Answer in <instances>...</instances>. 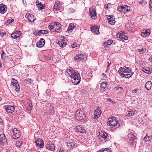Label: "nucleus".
Returning <instances> with one entry per match:
<instances>
[{"label": "nucleus", "instance_id": "aec40b11", "mask_svg": "<svg viewBox=\"0 0 152 152\" xmlns=\"http://www.w3.org/2000/svg\"><path fill=\"white\" fill-rule=\"evenodd\" d=\"M36 4L39 10H40L45 9V4H42L39 1L37 0L36 1Z\"/></svg>", "mask_w": 152, "mask_h": 152}, {"label": "nucleus", "instance_id": "5fc2aeb1", "mask_svg": "<svg viewBox=\"0 0 152 152\" xmlns=\"http://www.w3.org/2000/svg\"><path fill=\"white\" fill-rule=\"evenodd\" d=\"M16 33H13L11 34V36L14 39L17 38V36H15V34Z\"/></svg>", "mask_w": 152, "mask_h": 152}, {"label": "nucleus", "instance_id": "a18cd8bd", "mask_svg": "<svg viewBox=\"0 0 152 152\" xmlns=\"http://www.w3.org/2000/svg\"><path fill=\"white\" fill-rule=\"evenodd\" d=\"M53 26H54V24L51 23L50 25H49L48 28L50 30H54V28H53Z\"/></svg>", "mask_w": 152, "mask_h": 152}, {"label": "nucleus", "instance_id": "49530a36", "mask_svg": "<svg viewBox=\"0 0 152 152\" xmlns=\"http://www.w3.org/2000/svg\"><path fill=\"white\" fill-rule=\"evenodd\" d=\"M79 45L76 42L73 43V44L71 45V47L72 48H75L76 47H78Z\"/></svg>", "mask_w": 152, "mask_h": 152}, {"label": "nucleus", "instance_id": "ddd939ff", "mask_svg": "<svg viewBox=\"0 0 152 152\" xmlns=\"http://www.w3.org/2000/svg\"><path fill=\"white\" fill-rule=\"evenodd\" d=\"M89 13L92 19H94L97 18L96 14V11L95 9L92 8H90L89 9Z\"/></svg>", "mask_w": 152, "mask_h": 152}, {"label": "nucleus", "instance_id": "4c0bfd02", "mask_svg": "<svg viewBox=\"0 0 152 152\" xmlns=\"http://www.w3.org/2000/svg\"><path fill=\"white\" fill-rule=\"evenodd\" d=\"M49 111L50 112V113L51 114H53L54 113L55 111L54 107L53 106H50V107L49 108Z\"/></svg>", "mask_w": 152, "mask_h": 152}, {"label": "nucleus", "instance_id": "13d9d810", "mask_svg": "<svg viewBox=\"0 0 152 152\" xmlns=\"http://www.w3.org/2000/svg\"><path fill=\"white\" fill-rule=\"evenodd\" d=\"M69 11L71 13H73L75 12L74 9L72 8H70L69 10Z\"/></svg>", "mask_w": 152, "mask_h": 152}, {"label": "nucleus", "instance_id": "37998d69", "mask_svg": "<svg viewBox=\"0 0 152 152\" xmlns=\"http://www.w3.org/2000/svg\"><path fill=\"white\" fill-rule=\"evenodd\" d=\"M146 50L145 49L142 48L141 49H138V51L140 53V54H142L145 52Z\"/></svg>", "mask_w": 152, "mask_h": 152}, {"label": "nucleus", "instance_id": "412c9836", "mask_svg": "<svg viewBox=\"0 0 152 152\" xmlns=\"http://www.w3.org/2000/svg\"><path fill=\"white\" fill-rule=\"evenodd\" d=\"M102 112L99 108H97L94 113V119H96L100 117Z\"/></svg>", "mask_w": 152, "mask_h": 152}, {"label": "nucleus", "instance_id": "bf43d9fd", "mask_svg": "<svg viewBox=\"0 0 152 152\" xmlns=\"http://www.w3.org/2000/svg\"><path fill=\"white\" fill-rule=\"evenodd\" d=\"M39 31L38 30L37 31L34 32V34L36 36H40V34L39 33Z\"/></svg>", "mask_w": 152, "mask_h": 152}, {"label": "nucleus", "instance_id": "a19ab883", "mask_svg": "<svg viewBox=\"0 0 152 152\" xmlns=\"http://www.w3.org/2000/svg\"><path fill=\"white\" fill-rule=\"evenodd\" d=\"M42 142H43L42 140L40 139H38L37 140L35 141V143H36V145L37 146L39 144V143Z\"/></svg>", "mask_w": 152, "mask_h": 152}, {"label": "nucleus", "instance_id": "cd10ccee", "mask_svg": "<svg viewBox=\"0 0 152 152\" xmlns=\"http://www.w3.org/2000/svg\"><path fill=\"white\" fill-rule=\"evenodd\" d=\"M67 146L68 148H73L74 147H75L76 144L75 143L73 142H71L70 141H68L67 142Z\"/></svg>", "mask_w": 152, "mask_h": 152}, {"label": "nucleus", "instance_id": "0eeeda50", "mask_svg": "<svg viewBox=\"0 0 152 152\" xmlns=\"http://www.w3.org/2000/svg\"><path fill=\"white\" fill-rule=\"evenodd\" d=\"M20 131L16 128H15L13 129V132L11 135L13 138L16 139L20 137Z\"/></svg>", "mask_w": 152, "mask_h": 152}, {"label": "nucleus", "instance_id": "b1692460", "mask_svg": "<svg viewBox=\"0 0 152 152\" xmlns=\"http://www.w3.org/2000/svg\"><path fill=\"white\" fill-rule=\"evenodd\" d=\"M45 147L46 150H48L51 151L54 150L55 148V147L54 144H53L46 145Z\"/></svg>", "mask_w": 152, "mask_h": 152}, {"label": "nucleus", "instance_id": "338daca9", "mask_svg": "<svg viewBox=\"0 0 152 152\" xmlns=\"http://www.w3.org/2000/svg\"><path fill=\"white\" fill-rule=\"evenodd\" d=\"M116 90H118L120 88H121V89H122L123 88L121 87H116Z\"/></svg>", "mask_w": 152, "mask_h": 152}, {"label": "nucleus", "instance_id": "393cba45", "mask_svg": "<svg viewBox=\"0 0 152 152\" xmlns=\"http://www.w3.org/2000/svg\"><path fill=\"white\" fill-rule=\"evenodd\" d=\"M83 56L84 55L83 54H81L77 55L75 58L74 59L75 61L79 62L84 58Z\"/></svg>", "mask_w": 152, "mask_h": 152}, {"label": "nucleus", "instance_id": "39448f33", "mask_svg": "<svg viewBox=\"0 0 152 152\" xmlns=\"http://www.w3.org/2000/svg\"><path fill=\"white\" fill-rule=\"evenodd\" d=\"M132 70L131 68L126 66H124L123 67H120L118 70V72L119 74L123 72L126 74H131L132 73Z\"/></svg>", "mask_w": 152, "mask_h": 152}, {"label": "nucleus", "instance_id": "423d86ee", "mask_svg": "<svg viewBox=\"0 0 152 152\" xmlns=\"http://www.w3.org/2000/svg\"><path fill=\"white\" fill-rule=\"evenodd\" d=\"M54 30L53 31H55L57 33H60L61 31V25L58 22H55L54 23V26H53Z\"/></svg>", "mask_w": 152, "mask_h": 152}, {"label": "nucleus", "instance_id": "c756f323", "mask_svg": "<svg viewBox=\"0 0 152 152\" xmlns=\"http://www.w3.org/2000/svg\"><path fill=\"white\" fill-rule=\"evenodd\" d=\"M134 72L132 73L131 74H124L123 73H121V74H120V76H123V77H131L133 74Z\"/></svg>", "mask_w": 152, "mask_h": 152}, {"label": "nucleus", "instance_id": "473e14b6", "mask_svg": "<svg viewBox=\"0 0 152 152\" xmlns=\"http://www.w3.org/2000/svg\"><path fill=\"white\" fill-rule=\"evenodd\" d=\"M135 111L134 110H132L128 112V114L127 115L128 116H130L132 115H133L135 114Z\"/></svg>", "mask_w": 152, "mask_h": 152}, {"label": "nucleus", "instance_id": "603ef678", "mask_svg": "<svg viewBox=\"0 0 152 152\" xmlns=\"http://www.w3.org/2000/svg\"><path fill=\"white\" fill-rule=\"evenodd\" d=\"M107 150H108L107 148H102L101 150H99L98 152H107Z\"/></svg>", "mask_w": 152, "mask_h": 152}, {"label": "nucleus", "instance_id": "9b49d317", "mask_svg": "<svg viewBox=\"0 0 152 152\" xmlns=\"http://www.w3.org/2000/svg\"><path fill=\"white\" fill-rule=\"evenodd\" d=\"M58 43L59 46L62 48L65 47L67 44V43L66 42L65 38L64 36L61 37L60 40L58 41Z\"/></svg>", "mask_w": 152, "mask_h": 152}, {"label": "nucleus", "instance_id": "052dcab7", "mask_svg": "<svg viewBox=\"0 0 152 152\" xmlns=\"http://www.w3.org/2000/svg\"><path fill=\"white\" fill-rule=\"evenodd\" d=\"M45 59L47 61H49L51 59V58L50 57H49V56H45Z\"/></svg>", "mask_w": 152, "mask_h": 152}, {"label": "nucleus", "instance_id": "f03ea898", "mask_svg": "<svg viewBox=\"0 0 152 152\" xmlns=\"http://www.w3.org/2000/svg\"><path fill=\"white\" fill-rule=\"evenodd\" d=\"M107 124L112 128L114 127L118 128L120 125L118 122L113 117H110L108 118Z\"/></svg>", "mask_w": 152, "mask_h": 152}, {"label": "nucleus", "instance_id": "a878e982", "mask_svg": "<svg viewBox=\"0 0 152 152\" xmlns=\"http://www.w3.org/2000/svg\"><path fill=\"white\" fill-rule=\"evenodd\" d=\"M113 41L111 39L109 40L104 43V47L105 48L106 47L108 48L109 46H110L112 43Z\"/></svg>", "mask_w": 152, "mask_h": 152}, {"label": "nucleus", "instance_id": "8fccbe9b", "mask_svg": "<svg viewBox=\"0 0 152 152\" xmlns=\"http://www.w3.org/2000/svg\"><path fill=\"white\" fill-rule=\"evenodd\" d=\"M50 92H51V91L50 90L47 89L46 91V96H47L48 95H51L50 93Z\"/></svg>", "mask_w": 152, "mask_h": 152}, {"label": "nucleus", "instance_id": "79ce46f5", "mask_svg": "<svg viewBox=\"0 0 152 152\" xmlns=\"http://www.w3.org/2000/svg\"><path fill=\"white\" fill-rule=\"evenodd\" d=\"M130 8L129 7L127 6V5L124 6V9L125 11V13H126L128 12H129L130 10Z\"/></svg>", "mask_w": 152, "mask_h": 152}, {"label": "nucleus", "instance_id": "4d7b16f0", "mask_svg": "<svg viewBox=\"0 0 152 152\" xmlns=\"http://www.w3.org/2000/svg\"><path fill=\"white\" fill-rule=\"evenodd\" d=\"M144 140L145 141H148L149 140V137L148 136H146L144 137Z\"/></svg>", "mask_w": 152, "mask_h": 152}, {"label": "nucleus", "instance_id": "774afa93", "mask_svg": "<svg viewBox=\"0 0 152 152\" xmlns=\"http://www.w3.org/2000/svg\"><path fill=\"white\" fill-rule=\"evenodd\" d=\"M108 4L106 5V6L105 7V10H107L108 9Z\"/></svg>", "mask_w": 152, "mask_h": 152}, {"label": "nucleus", "instance_id": "72a5a7b5", "mask_svg": "<svg viewBox=\"0 0 152 152\" xmlns=\"http://www.w3.org/2000/svg\"><path fill=\"white\" fill-rule=\"evenodd\" d=\"M39 33L41 35L42 34H47L48 32L47 30H40L39 31Z\"/></svg>", "mask_w": 152, "mask_h": 152}, {"label": "nucleus", "instance_id": "c85d7f7f", "mask_svg": "<svg viewBox=\"0 0 152 152\" xmlns=\"http://www.w3.org/2000/svg\"><path fill=\"white\" fill-rule=\"evenodd\" d=\"M61 6V4L60 1H57L55 4L54 6V9H55L56 10H60V6Z\"/></svg>", "mask_w": 152, "mask_h": 152}, {"label": "nucleus", "instance_id": "69168bd1", "mask_svg": "<svg viewBox=\"0 0 152 152\" xmlns=\"http://www.w3.org/2000/svg\"><path fill=\"white\" fill-rule=\"evenodd\" d=\"M138 91V89H134L133 90H132V91H133V93H137V91Z\"/></svg>", "mask_w": 152, "mask_h": 152}, {"label": "nucleus", "instance_id": "de8ad7c7", "mask_svg": "<svg viewBox=\"0 0 152 152\" xmlns=\"http://www.w3.org/2000/svg\"><path fill=\"white\" fill-rule=\"evenodd\" d=\"M6 34V33L4 31H0V35L2 37H4Z\"/></svg>", "mask_w": 152, "mask_h": 152}, {"label": "nucleus", "instance_id": "680f3d73", "mask_svg": "<svg viewBox=\"0 0 152 152\" xmlns=\"http://www.w3.org/2000/svg\"><path fill=\"white\" fill-rule=\"evenodd\" d=\"M71 26H72V27L74 28L76 26V24L74 23H72L70 24Z\"/></svg>", "mask_w": 152, "mask_h": 152}, {"label": "nucleus", "instance_id": "3c124183", "mask_svg": "<svg viewBox=\"0 0 152 152\" xmlns=\"http://www.w3.org/2000/svg\"><path fill=\"white\" fill-rule=\"evenodd\" d=\"M59 152H69L67 150L64 149L62 148H61L59 151Z\"/></svg>", "mask_w": 152, "mask_h": 152}, {"label": "nucleus", "instance_id": "c03bdc74", "mask_svg": "<svg viewBox=\"0 0 152 152\" xmlns=\"http://www.w3.org/2000/svg\"><path fill=\"white\" fill-rule=\"evenodd\" d=\"M15 33H16L15 34V36H17V38H18L20 37L21 34V32L20 31H16Z\"/></svg>", "mask_w": 152, "mask_h": 152}, {"label": "nucleus", "instance_id": "f8f14e48", "mask_svg": "<svg viewBox=\"0 0 152 152\" xmlns=\"http://www.w3.org/2000/svg\"><path fill=\"white\" fill-rule=\"evenodd\" d=\"M129 143L130 144H132V145H134V144L135 145L136 142H134V140L135 139V136L132 133H131L129 134Z\"/></svg>", "mask_w": 152, "mask_h": 152}, {"label": "nucleus", "instance_id": "4468645a", "mask_svg": "<svg viewBox=\"0 0 152 152\" xmlns=\"http://www.w3.org/2000/svg\"><path fill=\"white\" fill-rule=\"evenodd\" d=\"M45 43V40L42 38L40 39V40L37 42L36 45L38 48H42L44 45Z\"/></svg>", "mask_w": 152, "mask_h": 152}, {"label": "nucleus", "instance_id": "ea45409f", "mask_svg": "<svg viewBox=\"0 0 152 152\" xmlns=\"http://www.w3.org/2000/svg\"><path fill=\"white\" fill-rule=\"evenodd\" d=\"M139 4L142 5V6H145L147 4V2L145 0H142L140 1Z\"/></svg>", "mask_w": 152, "mask_h": 152}, {"label": "nucleus", "instance_id": "0e129e2a", "mask_svg": "<svg viewBox=\"0 0 152 152\" xmlns=\"http://www.w3.org/2000/svg\"><path fill=\"white\" fill-rule=\"evenodd\" d=\"M30 14H27L25 15V17L28 19V18L29 17Z\"/></svg>", "mask_w": 152, "mask_h": 152}, {"label": "nucleus", "instance_id": "6e6552de", "mask_svg": "<svg viewBox=\"0 0 152 152\" xmlns=\"http://www.w3.org/2000/svg\"><path fill=\"white\" fill-rule=\"evenodd\" d=\"M7 143V139L4 134H0V144L2 145H5Z\"/></svg>", "mask_w": 152, "mask_h": 152}, {"label": "nucleus", "instance_id": "f257e3e1", "mask_svg": "<svg viewBox=\"0 0 152 152\" xmlns=\"http://www.w3.org/2000/svg\"><path fill=\"white\" fill-rule=\"evenodd\" d=\"M71 77L72 82L74 85L78 84L80 82L81 77L77 70H75L74 71Z\"/></svg>", "mask_w": 152, "mask_h": 152}, {"label": "nucleus", "instance_id": "f704fd0d", "mask_svg": "<svg viewBox=\"0 0 152 152\" xmlns=\"http://www.w3.org/2000/svg\"><path fill=\"white\" fill-rule=\"evenodd\" d=\"M34 20V15H33L30 14L29 17L28 18V20L29 22L33 21Z\"/></svg>", "mask_w": 152, "mask_h": 152}, {"label": "nucleus", "instance_id": "7c9ffc66", "mask_svg": "<svg viewBox=\"0 0 152 152\" xmlns=\"http://www.w3.org/2000/svg\"><path fill=\"white\" fill-rule=\"evenodd\" d=\"M150 67H143L142 71L147 74L149 73Z\"/></svg>", "mask_w": 152, "mask_h": 152}, {"label": "nucleus", "instance_id": "6e6d98bb", "mask_svg": "<svg viewBox=\"0 0 152 152\" xmlns=\"http://www.w3.org/2000/svg\"><path fill=\"white\" fill-rule=\"evenodd\" d=\"M43 146H44V144H43V142H42L39 143V144H38L37 146L38 147H39L40 148H42L43 147Z\"/></svg>", "mask_w": 152, "mask_h": 152}, {"label": "nucleus", "instance_id": "f3484780", "mask_svg": "<svg viewBox=\"0 0 152 152\" xmlns=\"http://www.w3.org/2000/svg\"><path fill=\"white\" fill-rule=\"evenodd\" d=\"M75 130L77 132H80L81 133H86V130L85 129L84 127L81 125L77 126L75 128Z\"/></svg>", "mask_w": 152, "mask_h": 152}, {"label": "nucleus", "instance_id": "1a4fd4ad", "mask_svg": "<svg viewBox=\"0 0 152 152\" xmlns=\"http://www.w3.org/2000/svg\"><path fill=\"white\" fill-rule=\"evenodd\" d=\"M4 108L8 113H12L15 110L14 106L11 105H6L4 107Z\"/></svg>", "mask_w": 152, "mask_h": 152}, {"label": "nucleus", "instance_id": "09e8293b", "mask_svg": "<svg viewBox=\"0 0 152 152\" xmlns=\"http://www.w3.org/2000/svg\"><path fill=\"white\" fill-rule=\"evenodd\" d=\"M26 80L27 82L26 83H28V84H31L32 83V80L30 79H27Z\"/></svg>", "mask_w": 152, "mask_h": 152}, {"label": "nucleus", "instance_id": "a211bd4d", "mask_svg": "<svg viewBox=\"0 0 152 152\" xmlns=\"http://www.w3.org/2000/svg\"><path fill=\"white\" fill-rule=\"evenodd\" d=\"M117 37L119 38L122 40H126L128 39V37L122 32H121L118 33L117 35Z\"/></svg>", "mask_w": 152, "mask_h": 152}, {"label": "nucleus", "instance_id": "e433bc0d", "mask_svg": "<svg viewBox=\"0 0 152 152\" xmlns=\"http://www.w3.org/2000/svg\"><path fill=\"white\" fill-rule=\"evenodd\" d=\"M6 53L3 50L1 54V58L3 60H4L6 58Z\"/></svg>", "mask_w": 152, "mask_h": 152}, {"label": "nucleus", "instance_id": "2f4dec72", "mask_svg": "<svg viewBox=\"0 0 152 152\" xmlns=\"http://www.w3.org/2000/svg\"><path fill=\"white\" fill-rule=\"evenodd\" d=\"M118 10L119 11L123 13H125V11L124 9V6H118Z\"/></svg>", "mask_w": 152, "mask_h": 152}, {"label": "nucleus", "instance_id": "c9c22d12", "mask_svg": "<svg viewBox=\"0 0 152 152\" xmlns=\"http://www.w3.org/2000/svg\"><path fill=\"white\" fill-rule=\"evenodd\" d=\"M73 29L74 28L72 27V26H71V25L69 24V26L66 30V32L68 33L71 32L73 30Z\"/></svg>", "mask_w": 152, "mask_h": 152}, {"label": "nucleus", "instance_id": "7ed1b4c3", "mask_svg": "<svg viewBox=\"0 0 152 152\" xmlns=\"http://www.w3.org/2000/svg\"><path fill=\"white\" fill-rule=\"evenodd\" d=\"M75 114L76 118L78 121L84 120L86 118L85 113L80 109L77 110Z\"/></svg>", "mask_w": 152, "mask_h": 152}, {"label": "nucleus", "instance_id": "20e7f679", "mask_svg": "<svg viewBox=\"0 0 152 152\" xmlns=\"http://www.w3.org/2000/svg\"><path fill=\"white\" fill-rule=\"evenodd\" d=\"M107 136L108 134L107 133L103 131H101L98 137L99 138V140L100 142H104L107 140L106 139L107 138Z\"/></svg>", "mask_w": 152, "mask_h": 152}, {"label": "nucleus", "instance_id": "dca6fc26", "mask_svg": "<svg viewBox=\"0 0 152 152\" xmlns=\"http://www.w3.org/2000/svg\"><path fill=\"white\" fill-rule=\"evenodd\" d=\"M107 18V19L108 20V23L110 24L111 25H114L115 24V21L114 20L115 18L113 15H110L108 16Z\"/></svg>", "mask_w": 152, "mask_h": 152}, {"label": "nucleus", "instance_id": "bb28decb", "mask_svg": "<svg viewBox=\"0 0 152 152\" xmlns=\"http://www.w3.org/2000/svg\"><path fill=\"white\" fill-rule=\"evenodd\" d=\"M145 87L148 90H151L152 89V83L150 81H148L146 83Z\"/></svg>", "mask_w": 152, "mask_h": 152}, {"label": "nucleus", "instance_id": "6ab92c4d", "mask_svg": "<svg viewBox=\"0 0 152 152\" xmlns=\"http://www.w3.org/2000/svg\"><path fill=\"white\" fill-rule=\"evenodd\" d=\"M91 30L92 33H95V34H98L99 33V26H91Z\"/></svg>", "mask_w": 152, "mask_h": 152}, {"label": "nucleus", "instance_id": "5701e85b", "mask_svg": "<svg viewBox=\"0 0 152 152\" xmlns=\"http://www.w3.org/2000/svg\"><path fill=\"white\" fill-rule=\"evenodd\" d=\"M75 70H74L71 67H69L68 69H67L66 70V75L67 76H70V77L72 75V74L73 73L74 71Z\"/></svg>", "mask_w": 152, "mask_h": 152}, {"label": "nucleus", "instance_id": "58836bf2", "mask_svg": "<svg viewBox=\"0 0 152 152\" xmlns=\"http://www.w3.org/2000/svg\"><path fill=\"white\" fill-rule=\"evenodd\" d=\"M107 84V82H102L101 84V87L104 89H105L106 88Z\"/></svg>", "mask_w": 152, "mask_h": 152}, {"label": "nucleus", "instance_id": "4be33fe9", "mask_svg": "<svg viewBox=\"0 0 152 152\" xmlns=\"http://www.w3.org/2000/svg\"><path fill=\"white\" fill-rule=\"evenodd\" d=\"M150 30L148 29L143 30L141 33V36L143 37L149 36L150 34Z\"/></svg>", "mask_w": 152, "mask_h": 152}, {"label": "nucleus", "instance_id": "864d4df0", "mask_svg": "<svg viewBox=\"0 0 152 152\" xmlns=\"http://www.w3.org/2000/svg\"><path fill=\"white\" fill-rule=\"evenodd\" d=\"M14 21V20L12 18L8 20L7 21V23L10 24Z\"/></svg>", "mask_w": 152, "mask_h": 152}, {"label": "nucleus", "instance_id": "e2e57ef3", "mask_svg": "<svg viewBox=\"0 0 152 152\" xmlns=\"http://www.w3.org/2000/svg\"><path fill=\"white\" fill-rule=\"evenodd\" d=\"M50 114V113L48 112H45L44 114V116H45L46 115H49Z\"/></svg>", "mask_w": 152, "mask_h": 152}, {"label": "nucleus", "instance_id": "9d476101", "mask_svg": "<svg viewBox=\"0 0 152 152\" xmlns=\"http://www.w3.org/2000/svg\"><path fill=\"white\" fill-rule=\"evenodd\" d=\"M11 82L13 84L16 91L17 92L19 91L20 88L17 80L14 78H12V80Z\"/></svg>", "mask_w": 152, "mask_h": 152}, {"label": "nucleus", "instance_id": "2eb2a0df", "mask_svg": "<svg viewBox=\"0 0 152 152\" xmlns=\"http://www.w3.org/2000/svg\"><path fill=\"white\" fill-rule=\"evenodd\" d=\"M7 10V7L5 4H0V13L1 14L5 13Z\"/></svg>", "mask_w": 152, "mask_h": 152}]
</instances>
